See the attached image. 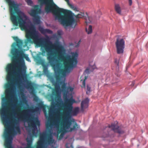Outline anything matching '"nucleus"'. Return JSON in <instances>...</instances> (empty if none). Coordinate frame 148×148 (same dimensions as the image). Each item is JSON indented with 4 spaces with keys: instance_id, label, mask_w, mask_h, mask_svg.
I'll return each mask as SVG.
<instances>
[{
    "instance_id": "nucleus-19",
    "label": "nucleus",
    "mask_w": 148,
    "mask_h": 148,
    "mask_svg": "<svg viewBox=\"0 0 148 148\" xmlns=\"http://www.w3.org/2000/svg\"><path fill=\"white\" fill-rule=\"evenodd\" d=\"M25 82L26 83V88L28 89H30L31 90H33L34 89V87L32 85L31 82L28 80L27 79L25 80Z\"/></svg>"
},
{
    "instance_id": "nucleus-8",
    "label": "nucleus",
    "mask_w": 148,
    "mask_h": 148,
    "mask_svg": "<svg viewBox=\"0 0 148 148\" xmlns=\"http://www.w3.org/2000/svg\"><path fill=\"white\" fill-rule=\"evenodd\" d=\"M52 124L51 122H47L46 124V129L47 132H43L40 133L39 135L40 141L38 143V145L41 147L44 142L47 145H50L53 144L55 140L53 139V136L51 132V128Z\"/></svg>"
},
{
    "instance_id": "nucleus-15",
    "label": "nucleus",
    "mask_w": 148,
    "mask_h": 148,
    "mask_svg": "<svg viewBox=\"0 0 148 148\" xmlns=\"http://www.w3.org/2000/svg\"><path fill=\"white\" fill-rule=\"evenodd\" d=\"M118 123L116 121V124L114 123H112L110 125H108V126L106 127L105 129H103L105 131V129L108 130L109 129L111 128V130H112L115 132H116L119 134H122L123 132V131L119 129V127L117 125Z\"/></svg>"
},
{
    "instance_id": "nucleus-42",
    "label": "nucleus",
    "mask_w": 148,
    "mask_h": 148,
    "mask_svg": "<svg viewBox=\"0 0 148 148\" xmlns=\"http://www.w3.org/2000/svg\"><path fill=\"white\" fill-rule=\"evenodd\" d=\"M10 106H12V105H11V104H10Z\"/></svg>"
},
{
    "instance_id": "nucleus-5",
    "label": "nucleus",
    "mask_w": 148,
    "mask_h": 148,
    "mask_svg": "<svg viewBox=\"0 0 148 148\" xmlns=\"http://www.w3.org/2000/svg\"><path fill=\"white\" fill-rule=\"evenodd\" d=\"M8 3L10 14V19L14 25L18 26L19 25L21 29H27L25 20L27 18L25 14L21 12L19 8V5L14 1L5 0ZM39 2V0H38Z\"/></svg>"
},
{
    "instance_id": "nucleus-32",
    "label": "nucleus",
    "mask_w": 148,
    "mask_h": 148,
    "mask_svg": "<svg viewBox=\"0 0 148 148\" xmlns=\"http://www.w3.org/2000/svg\"><path fill=\"white\" fill-rule=\"evenodd\" d=\"M34 100L36 101H37L38 100V98L37 97H34Z\"/></svg>"
},
{
    "instance_id": "nucleus-40",
    "label": "nucleus",
    "mask_w": 148,
    "mask_h": 148,
    "mask_svg": "<svg viewBox=\"0 0 148 148\" xmlns=\"http://www.w3.org/2000/svg\"><path fill=\"white\" fill-rule=\"evenodd\" d=\"M116 63L117 66H118V67L119 68V63L118 62H117V61H116Z\"/></svg>"
},
{
    "instance_id": "nucleus-27",
    "label": "nucleus",
    "mask_w": 148,
    "mask_h": 148,
    "mask_svg": "<svg viewBox=\"0 0 148 148\" xmlns=\"http://www.w3.org/2000/svg\"><path fill=\"white\" fill-rule=\"evenodd\" d=\"M43 72H45L47 71L48 68L47 66L46 65H43Z\"/></svg>"
},
{
    "instance_id": "nucleus-31",
    "label": "nucleus",
    "mask_w": 148,
    "mask_h": 148,
    "mask_svg": "<svg viewBox=\"0 0 148 148\" xmlns=\"http://www.w3.org/2000/svg\"><path fill=\"white\" fill-rule=\"evenodd\" d=\"M57 34L58 36H60L61 35V31L60 30H58L57 32Z\"/></svg>"
},
{
    "instance_id": "nucleus-18",
    "label": "nucleus",
    "mask_w": 148,
    "mask_h": 148,
    "mask_svg": "<svg viewBox=\"0 0 148 148\" xmlns=\"http://www.w3.org/2000/svg\"><path fill=\"white\" fill-rule=\"evenodd\" d=\"M39 30L42 34H45L48 33L49 34H52L53 32L51 30L48 29H44L41 27H39Z\"/></svg>"
},
{
    "instance_id": "nucleus-34",
    "label": "nucleus",
    "mask_w": 148,
    "mask_h": 148,
    "mask_svg": "<svg viewBox=\"0 0 148 148\" xmlns=\"http://www.w3.org/2000/svg\"><path fill=\"white\" fill-rule=\"evenodd\" d=\"M129 4L130 5H131L132 3V0H129Z\"/></svg>"
},
{
    "instance_id": "nucleus-14",
    "label": "nucleus",
    "mask_w": 148,
    "mask_h": 148,
    "mask_svg": "<svg viewBox=\"0 0 148 148\" xmlns=\"http://www.w3.org/2000/svg\"><path fill=\"white\" fill-rule=\"evenodd\" d=\"M66 84L65 82H63L61 85V88L62 91L63 92V95L64 97L65 101L66 99H68L66 95L69 92H72L73 91L74 88L71 86L66 87Z\"/></svg>"
},
{
    "instance_id": "nucleus-4",
    "label": "nucleus",
    "mask_w": 148,
    "mask_h": 148,
    "mask_svg": "<svg viewBox=\"0 0 148 148\" xmlns=\"http://www.w3.org/2000/svg\"><path fill=\"white\" fill-rule=\"evenodd\" d=\"M13 39L15 41L16 43H14L12 45V48L11 51V53L15 57V62H17L18 64L21 62L18 69V75L21 79H23L26 78V67L25 65L23 59L25 58L27 61L29 60L28 56L25 54L21 49L23 44V41L19 39L17 36L13 37Z\"/></svg>"
},
{
    "instance_id": "nucleus-29",
    "label": "nucleus",
    "mask_w": 148,
    "mask_h": 148,
    "mask_svg": "<svg viewBox=\"0 0 148 148\" xmlns=\"http://www.w3.org/2000/svg\"><path fill=\"white\" fill-rule=\"evenodd\" d=\"M26 1L28 5H31L33 3L31 0H26Z\"/></svg>"
},
{
    "instance_id": "nucleus-3",
    "label": "nucleus",
    "mask_w": 148,
    "mask_h": 148,
    "mask_svg": "<svg viewBox=\"0 0 148 148\" xmlns=\"http://www.w3.org/2000/svg\"><path fill=\"white\" fill-rule=\"evenodd\" d=\"M7 104L6 102L2 104V108L0 111L1 120L5 127L3 135L5 139L4 145L6 148H13L11 145L12 140V135H16L17 133L20 134L21 131L18 125H14L17 123V120L12 119L11 123L9 122L11 116L13 115L14 113V109L11 108L10 112L8 114L7 110L8 108L6 106Z\"/></svg>"
},
{
    "instance_id": "nucleus-30",
    "label": "nucleus",
    "mask_w": 148,
    "mask_h": 148,
    "mask_svg": "<svg viewBox=\"0 0 148 148\" xmlns=\"http://www.w3.org/2000/svg\"><path fill=\"white\" fill-rule=\"evenodd\" d=\"M87 79V77L86 76L84 77V80L83 81L82 85L83 86L85 87V81Z\"/></svg>"
},
{
    "instance_id": "nucleus-10",
    "label": "nucleus",
    "mask_w": 148,
    "mask_h": 148,
    "mask_svg": "<svg viewBox=\"0 0 148 148\" xmlns=\"http://www.w3.org/2000/svg\"><path fill=\"white\" fill-rule=\"evenodd\" d=\"M38 107H36L34 108L33 107H30L26 110H23L21 112L23 113L19 115V119H22L24 117H30L31 116L30 112H36L38 111L39 108H44L45 106L42 102L41 101L37 104Z\"/></svg>"
},
{
    "instance_id": "nucleus-12",
    "label": "nucleus",
    "mask_w": 148,
    "mask_h": 148,
    "mask_svg": "<svg viewBox=\"0 0 148 148\" xmlns=\"http://www.w3.org/2000/svg\"><path fill=\"white\" fill-rule=\"evenodd\" d=\"M115 45L117 53L119 54L123 53L125 47V42L124 39L118 38L115 42Z\"/></svg>"
},
{
    "instance_id": "nucleus-37",
    "label": "nucleus",
    "mask_w": 148,
    "mask_h": 148,
    "mask_svg": "<svg viewBox=\"0 0 148 148\" xmlns=\"http://www.w3.org/2000/svg\"><path fill=\"white\" fill-rule=\"evenodd\" d=\"M108 132H107V134H106V135H105V136H103V137H108Z\"/></svg>"
},
{
    "instance_id": "nucleus-23",
    "label": "nucleus",
    "mask_w": 148,
    "mask_h": 148,
    "mask_svg": "<svg viewBox=\"0 0 148 148\" xmlns=\"http://www.w3.org/2000/svg\"><path fill=\"white\" fill-rule=\"evenodd\" d=\"M86 32H87L88 34H91L92 31V26L90 25L89 26L88 30L87 28H86Z\"/></svg>"
},
{
    "instance_id": "nucleus-7",
    "label": "nucleus",
    "mask_w": 148,
    "mask_h": 148,
    "mask_svg": "<svg viewBox=\"0 0 148 148\" xmlns=\"http://www.w3.org/2000/svg\"><path fill=\"white\" fill-rule=\"evenodd\" d=\"M15 66V63L9 64L7 66L6 71L7 72L6 77L8 83H6L5 86V98H3V100H8L14 97V81L17 86H19V78L17 76L14 79V75L15 73L14 69Z\"/></svg>"
},
{
    "instance_id": "nucleus-43",
    "label": "nucleus",
    "mask_w": 148,
    "mask_h": 148,
    "mask_svg": "<svg viewBox=\"0 0 148 148\" xmlns=\"http://www.w3.org/2000/svg\"><path fill=\"white\" fill-rule=\"evenodd\" d=\"M71 145V148H73L72 145Z\"/></svg>"
},
{
    "instance_id": "nucleus-21",
    "label": "nucleus",
    "mask_w": 148,
    "mask_h": 148,
    "mask_svg": "<svg viewBox=\"0 0 148 148\" xmlns=\"http://www.w3.org/2000/svg\"><path fill=\"white\" fill-rule=\"evenodd\" d=\"M115 10L118 14H121V8L119 4H115Z\"/></svg>"
},
{
    "instance_id": "nucleus-11",
    "label": "nucleus",
    "mask_w": 148,
    "mask_h": 148,
    "mask_svg": "<svg viewBox=\"0 0 148 148\" xmlns=\"http://www.w3.org/2000/svg\"><path fill=\"white\" fill-rule=\"evenodd\" d=\"M26 118L27 122L28 124V126L29 127L32 128L33 130L32 132V134L33 136H36V133L35 130V128L36 127V126H39L40 125V122L38 121L37 118H34L30 117H24L21 120L25 119ZM18 119L21 120L19 119Z\"/></svg>"
},
{
    "instance_id": "nucleus-24",
    "label": "nucleus",
    "mask_w": 148,
    "mask_h": 148,
    "mask_svg": "<svg viewBox=\"0 0 148 148\" xmlns=\"http://www.w3.org/2000/svg\"><path fill=\"white\" fill-rule=\"evenodd\" d=\"M56 104L54 103H51V107L49 108V114L53 110Z\"/></svg>"
},
{
    "instance_id": "nucleus-28",
    "label": "nucleus",
    "mask_w": 148,
    "mask_h": 148,
    "mask_svg": "<svg viewBox=\"0 0 148 148\" xmlns=\"http://www.w3.org/2000/svg\"><path fill=\"white\" fill-rule=\"evenodd\" d=\"M71 8L74 10L76 11H79V10L78 8H77L76 7H75L73 5V6Z\"/></svg>"
},
{
    "instance_id": "nucleus-17",
    "label": "nucleus",
    "mask_w": 148,
    "mask_h": 148,
    "mask_svg": "<svg viewBox=\"0 0 148 148\" xmlns=\"http://www.w3.org/2000/svg\"><path fill=\"white\" fill-rule=\"evenodd\" d=\"M40 11V9L39 8L38 5H36L34 7V9H32L29 13L30 15L33 17H36L38 16L37 14Z\"/></svg>"
},
{
    "instance_id": "nucleus-9",
    "label": "nucleus",
    "mask_w": 148,
    "mask_h": 148,
    "mask_svg": "<svg viewBox=\"0 0 148 148\" xmlns=\"http://www.w3.org/2000/svg\"><path fill=\"white\" fill-rule=\"evenodd\" d=\"M76 102L75 100L73 99L72 97H71L70 99H66V100H65V103L64 105L63 106V112L62 113H63L64 112L67 111H68L69 108V106L71 108V110L69 112V121H70L71 120L72 121V122L74 121V120L70 119H70L71 115L73 116H76L78 113L79 111V107H77L74 108L73 110V103H76Z\"/></svg>"
},
{
    "instance_id": "nucleus-25",
    "label": "nucleus",
    "mask_w": 148,
    "mask_h": 148,
    "mask_svg": "<svg viewBox=\"0 0 148 148\" xmlns=\"http://www.w3.org/2000/svg\"><path fill=\"white\" fill-rule=\"evenodd\" d=\"M77 123H75V124L73 126V127L72 128H71L70 127L69 128L70 129V130H69V132H72L73 130H75L76 129V127H77V128L78 127H77Z\"/></svg>"
},
{
    "instance_id": "nucleus-36",
    "label": "nucleus",
    "mask_w": 148,
    "mask_h": 148,
    "mask_svg": "<svg viewBox=\"0 0 148 148\" xmlns=\"http://www.w3.org/2000/svg\"><path fill=\"white\" fill-rule=\"evenodd\" d=\"M69 143H66V148H70V147H68V145H69Z\"/></svg>"
},
{
    "instance_id": "nucleus-26",
    "label": "nucleus",
    "mask_w": 148,
    "mask_h": 148,
    "mask_svg": "<svg viewBox=\"0 0 148 148\" xmlns=\"http://www.w3.org/2000/svg\"><path fill=\"white\" fill-rule=\"evenodd\" d=\"M91 88L88 86H87V91L86 92V93L88 95L89 94L90 92Z\"/></svg>"
},
{
    "instance_id": "nucleus-33",
    "label": "nucleus",
    "mask_w": 148,
    "mask_h": 148,
    "mask_svg": "<svg viewBox=\"0 0 148 148\" xmlns=\"http://www.w3.org/2000/svg\"><path fill=\"white\" fill-rule=\"evenodd\" d=\"M21 107V104H18L17 105L18 110V111H19L20 108Z\"/></svg>"
},
{
    "instance_id": "nucleus-6",
    "label": "nucleus",
    "mask_w": 148,
    "mask_h": 148,
    "mask_svg": "<svg viewBox=\"0 0 148 148\" xmlns=\"http://www.w3.org/2000/svg\"><path fill=\"white\" fill-rule=\"evenodd\" d=\"M67 111L61 113L57 115L54 121V125L57 128V136L58 140L63 138L65 133L66 132V130L69 129L72 125V121H69V112L71 110V108L69 106Z\"/></svg>"
},
{
    "instance_id": "nucleus-22",
    "label": "nucleus",
    "mask_w": 148,
    "mask_h": 148,
    "mask_svg": "<svg viewBox=\"0 0 148 148\" xmlns=\"http://www.w3.org/2000/svg\"><path fill=\"white\" fill-rule=\"evenodd\" d=\"M26 140L27 142V148H31V144L32 143V140L31 139H29L28 138H27Z\"/></svg>"
},
{
    "instance_id": "nucleus-13",
    "label": "nucleus",
    "mask_w": 148,
    "mask_h": 148,
    "mask_svg": "<svg viewBox=\"0 0 148 148\" xmlns=\"http://www.w3.org/2000/svg\"><path fill=\"white\" fill-rule=\"evenodd\" d=\"M55 76L56 81L53 80L51 81V82L55 86V88L54 90V91L56 93H57L59 89H60V85H62L64 82L61 81V76L59 74L57 73Z\"/></svg>"
},
{
    "instance_id": "nucleus-20",
    "label": "nucleus",
    "mask_w": 148,
    "mask_h": 148,
    "mask_svg": "<svg viewBox=\"0 0 148 148\" xmlns=\"http://www.w3.org/2000/svg\"><path fill=\"white\" fill-rule=\"evenodd\" d=\"M34 17L33 21L34 23L36 24H40V16L38 15Z\"/></svg>"
},
{
    "instance_id": "nucleus-16",
    "label": "nucleus",
    "mask_w": 148,
    "mask_h": 148,
    "mask_svg": "<svg viewBox=\"0 0 148 148\" xmlns=\"http://www.w3.org/2000/svg\"><path fill=\"white\" fill-rule=\"evenodd\" d=\"M89 99L86 98L82 101L81 104V110L82 112L84 111V109L87 108L88 106Z\"/></svg>"
},
{
    "instance_id": "nucleus-1",
    "label": "nucleus",
    "mask_w": 148,
    "mask_h": 148,
    "mask_svg": "<svg viewBox=\"0 0 148 148\" xmlns=\"http://www.w3.org/2000/svg\"><path fill=\"white\" fill-rule=\"evenodd\" d=\"M27 40L25 41L26 46L28 42L34 43L39 47L42 49L41 55L45 56L47 53V59L48 63L51 66L56 73L63 75L66 73H69L71 70L76 66L77 63L78 54L73 53L71 57L69 55L64 56L62 53L63 48L59 45L58 42L53 44L49 38H40L38 33L35 26L32 25L30 29L26 32Z\"/></svg>"
},
{
    "instance_id": "nucleus-39",
    "label": "nucleus",
    "mask_w": 148,
    "mask_h": 148,
    "mask_svg": "<svg viewBox=\"0 0 148 148\" xmlns=\"http://www.w3.org/2000/svg\"><path fill=\"white\" fill-rule=\"evenodd\" d=\"M17 100L16 99H14V102L15 103L16 102H17Z\"/></svg>"
},
{
    "instance_id": "nucleus-38",
    "label": "nucleus",
    "mask_w": 148,
    "mask_h": 148,
    "mask_svg": "<svg viewBox=\"0 0 148 148\" xmlns=\"http://www.w3.org/2000/svg\"><path fill=\"white\" fill-rule=\"evenodd\" d=\"M89 71V69H86L85 70V72H86V73H87L88 72H89V71Z\"/></svg>"
},
{
    "instance_id": "nucleus-41",
    "label": "nucleus",
    "mask_w": 148,
    "mask_h": 148,
    "mask_svg": "<svg viewBox=\"0 0 148 148\" xmlns=\"http://www.w3.org/2000/svg\"><path fill=\"white\" fill-rule=\"evenodd\" d=\"M132 86H133L134 85V82H132Z\"/></svg>"
},
{
    "instance_id": "nucleus-35",
    "label": "nucleus",
    "mask_w": 148,
    "mask_h": 148,
    "mask_svg": "<svg viewBox=\"0 0 148 148\" xmlns=\"http://www.w3.org/2000/svg\"><path fill=\"white\" fill-rule=\"evenodd\" d=\"M80 42H81V40H80L78 42V44H77V45H76V47H78L79 46V44L80 43Z\"/></svg>"
},
{
    "instance_id": "nucleus-2",
    "label": "nucleus",
    "mask_w": 148,
    "mask_h": 148,
    "mask_svg": "<svg viewBox=\"0 0 148 148\" xmlns=\"http://www.w3.org/2000/svg\"><path fill=\"white\" fill-rule=\"evenodd\" d=\"M41 5L45 4V10L47 13L52 12L55 16L56 19L58 20L63 26H70L74 28L77 25L76 20L83 18L84 13L80 12L75 15L71 11L58 7L53 1L48 2L46 0H39Z\"/></svg>"
}]
</instances>
